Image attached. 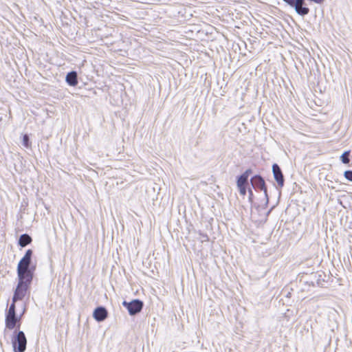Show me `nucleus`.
<instances>
[{"mask_svg": "<svg viewBox=\"0 0 352 352\" xmlns=\"http://www.w3.org/2000/svg\"><path fill=\"white\" fill-rule=\"evenodd\" d=\"M32 250H28L24 256L19 261L17 266V274L19 279H25L32 280V274L30 270Z\"/></svg>", "mask_w": 352, "mask_h": 352, "instance_id": "obj_1", "label": "nucleus"}, {"mask_svg": "<svg viewBox=\"0 0 352 352\" xmlns=\"http://www.w3.org/2000/svg\"><path fill=\"white\" fill-rule=\"evenodd\" d=\"M32 280L25 279H19L18 285L15 289L12 302H16L17 300H21L25 296L28 285L30 284Z\"/></svg>", "mask_w": 352, "mask_h": 352, "instance_id": "obj_2", "label": "nucleus"}, {"mask_svg": "<svg viewBox=\"0 0 352 352\" xmlns=\"http://www.w3.org/2000/svg\"><path fill=\"white\" fill-rule=\"evenodd\" d=\"M291 7L294 8L296 12L301 15H307L309 12V9L305 6V0H283Z\"/></svg>", "mask_w": 352, "mask_h": 352, "instance_id": "obj_3", "label": "nucleus"}, {"mask_svg": "<svg viewBox=\"0 0 352 352\" xmlns=\"http://www.w3.org/2000/svg\"><path fill=\"white\" fill-rule=\"evenodd\" d=\"M14 350L24 352L26 349L27 340L23 331H19L12 339Z\"/></svg>", "mask_w": 352, "mask_h": 352, "instance_id": "obj_4", "label": "nucleus"}, {"mask_svg": "<svg viewBox=\"0 0 352 352\" xmlns=\"http://www.w3.org/2000/svg\"><path fill=\"white\" fill-rule=\"evenodd\" d=\"M15 302H12L8 309L6 318V327L12 329L16 326L18 318L16 316Z\"/></svg>", "mask_w": 352, "mask_h": 352, "instance_id": "obj_5", "label": "nucleus"}, {"mask_svg": "<svg viewBox=\"0 0 352 352\" xmlns=\"http://www.w3.org/2000/svg\"><path fill=\"white\" fill-rule=\"evenodd\" d=\"M122 305L126 307L130 315L133 316L140 312L143 307V302L140 300H133L130 302L124 301Z\"/></svg>", "mask_w": 352, "mask_h": 352, "instance_id": "obj_6", "label": "nucleus"}, {"mask_svg": "<svg viewBox=\"0 0 352 352\" xmlns=\"http://www.w3.org/2000/svg\"><path fill=\"white\" fill-rule=\"evenodd\" d=\"M250 182L252 186L254 188H258L260 189L261 190H263L264 192L265 197H266L267 199H268L265 182L263 178L261 176L257 175L252 177Z\"/></svg>", "mask_w": 352, "mask_h": 352, "instance_id": "obj_7", "label": "nucleus"}, {"mask_svg": "<svg viewBox=\"0 0 352 352\" xmlns=\"http://www.w3.org/2000/svg\"><path fill=\"white\" fill-rule=\"evenodd\" d=\"M272 172L275 180L277 182L278 184L282 187L284 185V177L280 168L277 164L272 165Z\"/></svg>", "mask_w": 352, "mask_h": 352, "instance_id": "obj_8", "label": "nucleus"}, {"mask_svg": "<svg viewBox=\"0 0 352 352\" xmlns=\"http://www.w3.org/2000/svg\"><path fill=\"white\" fill-rule=\"evenodd\" d=\"M108 316L107 310L104 307H98L94 311L93 317L98 322L104 321Z\"/></svg>", "mask_w": 352, "mask_h": 352, "instance_id": "obj_9", "label": "nucleus"}, {"mask_svg": "<svg viewBox=\"0 0 352 352\" xmlns=\"http://www.w3.org/2000/svg\"><path fill=\"white\" fill-rule=\"evenodd\" d=\"M66 82L70 86H76L78 84L77 73L76 72H71L66 76Z\"/></svg>", "mask_w": 352, "mask_h": 352, "instance_id": "obj_10", "label": "nucleus"}, {"mask_svg": "<svg viewBox=\"0 0 352 352\" xmlns=\"http://www.w3.org/2000/svg\"><path fill=\"white\" fill-rule=\"evenodd\" d=\"M32 241V238L27 234L21 235L19 240V245L21 247H25L30 244Z\"/></svg>", "mask_w": 352, "mask_h": 352, "instance_id": "obj_11", "label": "nucleus"}, {"mask_svg": "<svg viewBox=\"0 0 352 352\" xmlns=\"http://www.w3.org/2000/svg\"><path fill=\"white\" fill-rule=\"evenodd\" d=\"M248 179L245 178V176L240 175L236 182L237 187H241V186H246L248 184Z\"/></svg>", "mask_w": 352, "mask_h": 352, "instance_id": "obj_12", "label": "nucleus"}, {"mask_svg": "<svg viewBox=\"0 0 352 352\" xmlns=\"http://www.w3.org/2000/svg\"><path fill=\"white\" fill-rule=\"evenodd\" d=\"M349 155V151H346L341 155V160L344 164H348L350 160Z\"/></svg>", "mask_w": 352, "mask_h": 352, "instance_id": "obj_13", "label": "nucleus"}, {"mask_svg": "<svg viewBox=\"0 0 352 352\" xmlns=\"http://www.w3.org/2000/svg\"><path fill=\"white\" fill-rule=\"evenodd\" d=\"M23 145L26 148L30 146L29 136L27 134L24 135L23 137Z\"/></svg>", "mask_w": 352, "mask_h": 352, "instance_id": "obj_14", "label": "nucleus"}, {"mask_svg": "<svg viewBox=\"0 0 352 352\" xmlns=\"http://www.w3.org/2000/svg\"><path fill=\"white\" fill-rule=\"evenodd\" d=\"M344 175L346 179L352 182V170H346Z\"/></svg>", "mask_w": 352, "mask_h": 352, "instance_id": "obj_15", "label": "nucleus"}, {"mask_svg": "<svg viewBox=\"0 0 352 352\" xmlns=\"http://www.w3.org/2000/svg\"><path fill=\"white\" fill-rule=\"evenodd\" d=\"M199 235V239L201 242L208 241L209 240V238L207 234L200 233Z\"/></svg>", "mask_w": 352, "mask_h": 352, "instance_id": "obj_16", "label": "nucleus"}, {"mask_svg": "<svg viewBox=\"0 0 352 352\" xmlns=\"http://www.w3.org/2000/svg\"><path fill=\"white\" fill-rule=\"evenodd\" d=\"M239 190V192L241 195L244 196L246 194V186H241V187H238Z\"/></svg>", "mask_w": 352, "mask_h": 352, "instance_id": "obj_17", "label": "nucleus"}, {"mask_svg": "<svg viewBox=\"0 0 352 352\" xmlns=\"http://www.w3.org/2000/svg\"><path fill=\"white\" fill-rule=\"evenodd\" d=\"M252 173L251 169L246 170L241 175L245 176V178L248 179L249 175Z\"/></svg>", "mask_w": 352, "mask_h": 352, "instance_id": "obj_18", "label": "nucleus"}, {"mask_svg": "<svg viewBox=\"0 0 352 352\" xmlns=\"http://www.w3.org/2000/svg\"><path fill=\"white\" fill-rule=\"evenodd\" d=\"M1 120V119L0 118V120Z\"/></svg>", "mask_w": 352, "mask_h": 352, "instance_id": "obj_19", "label": "nucleus"}]
</instances>
